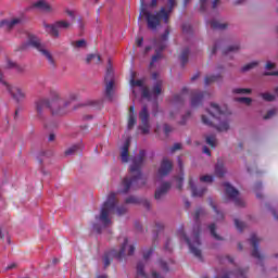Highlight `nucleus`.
Listing matches in <instances>:
<instances>
[{"mask_svg":"<svg viewBox=\"0 0 278 278\" xmlns=\"http://www.w3.org/2000/svg\"><path fill=\"white\" fill-rule=\"evenodd\" d=\"M225 173H227V170L225 169V165L223 164V162L217 161V164L215 165L216 177H225Z\"/></svg>","mask_w":278,"mask_h":278,"instance_id":"393cba45","label":"nucleus"},{"mask_svg":"<svg viewBox=\"0 0 278 278\" xmlns=\"http://www.w3.org/2000/svg\"><path fill=\"white\" fill-rule=\"evenodd\" d=\"M97 59L98 62H101V55L99 54H89L86 59L87 64H90V62H92V60Z\"/></svg>","mask_w":278,"mask_h":278,"instance_id":"09e8293b","label":"nucleus"},{"mask_svg":"<svg viewBox=\"0 0 278 278\" xmlns=\"http://www.w3.org/2000/svg\"><path fill=\"white\" fill-rule=\"evenodd\" d=\"M8 68H16L17 71H21V67L12 61H8Z\"/></svg>","mask_w":278,"mask_h":278,"instance_id":"bf43d9fd","label":"nucleus"},{"mask_svg":"<svg viewBox=\"0 0 278 278\" xmlns=\"http://www.w3.org/2000/svg\"><path fill=\"white\" fill-rule=\"evenodd\" d=\"M151 94H153V97H160V94H162V80H157L154 84L152 91H150L147 87H143L142 89L143 99L151 100Z\"/></svg>","mask_w":278,"mask_h":278,"instance_id":"4468645a","label":"nucleus"},{"mask_svg":"<svg viewBox=\"0 0 278 278\" xmlns=\"http://www.w3.org/2000/svg\"><path fill=\"white\" fill-rule=\"evenodd\" d=\"M149 114V108L147 105H143L141 111L139 112V119L141 122V126H139V129L141 130V134L143 136H147L151 131V124L149 122L150 118Z\"/></svg>","mask_w":278,"mask_h":278,"instance_id":"f8f14e48","label":"nucleus"},{"mask_svg":"<svg viewBox=\"0 0 278 278\" xmlns=\"http://www.w3.org/2000/svg\"><path fill=\"white\" fill-rule=\"evenodd\" d=\"M208 205H211L212 210H214L216 220H223V218H225V215H223V212L218 211V207H216V204H214V200H212V198H208Z\"/></svg>","mask_w":278,"mask_h":278,"instance_id":"bb28decb","label":"nucleus"},{"mask_svg":"<svg viewBox=\"0 0 278 278\" xmlns=\"http://www.w3.org/2000/svg\"><path fill=\"white\" fill-rule=\"evenodd\" d=\"M130 86H132V88H135V86H137L138 88H142V86H144V80H142V79L136 80V74H135V72H132L131 79H130Z\"/></svg>","mask_w":278,"mask_h":278,"instance_id":"473e14b6","label":"nucleus"},{"mask_svg":"<svg viewBox=\"0 0 278 278\" xmlns=\"http://www.w3.org/2000/svg\"><path fill=\"white\" fill-rule=\"evenodd\" d=\"M0 84L7 88V90L10 92L11 97L16 101V103H21L25 101L27 97V91L21 87H12L8 81L3 80V73L0 71Z\"/></svg>","mask_w":278,"mask_h":278,"instance_id":"9d476101","label":"nucleus"},{"mask_svg":"<svg viewBox=\"0 0 278 278\" xmlns=\"http://www.w3.org/2000/svg\"><path fill=\"white\" fill-rule=\"evenodd\" d=\"M224 188H225L226 197H228V199H230V201H233V203L237 207H244V201H242V199L238 198V197H240V191H238V189H236L229 182H224Z\"/></svg>","mask_w":278,"mask_h":278,"instance_id":"9b49d317","label":"nucleus"},{"mask_svg":"<svg viewBox=\"0 0 278 278\" xmlns=\"http://www.w3.org/2000/svg\"><path fill=\"white\" fill-rule=\"evenodd\" d=\"M172 170H173V161L168 160V157H163L161 162V166L157 170L159 177H167V175H170Z\"/></svg>","mask_w":278,"mask_h":278,"instance_id":"2eb2a0df","label":"nucleus"},{"mask_svg":"<svg viewBox=\"0 0 278 278\" xmlns=\"http://www.w3.org/2000/svg\"><path fill=\"white\" fill-rule=\"evenodd\" d=\"M45 27L52 38H60V29H68L71 23L66 21H58L54 24H45Z\"/></svg>","mask_w":278,"mask_h":278,"instance_id":"ddd939ff","label":"nucleus"},{"mask_svg":"<svg viewBox=\"0 0 278 278\" xmlns=\"http://www.w3.org/2000/svg\"><path fill=\"white\" fill-rule=\"evenodd\" d=\"M203 153H205V155H212V152L210 151V148H207L206 146L203 147Z\"/></svg>","mask_w":278,"mask_h":278,"instance_id":"774afa93","label":"nucleus"},{"mask_svg":"<svg viewBox=\"0 0 278 278\" xmlns=\"http://www.w3.org/2000/svg\"><path fill=\"white\" fill-rule=\"evenodd\" d=\"M235 94H251V89L249 88H236L232 90Z\"/></svg>","mask_w":278,"mask_h":278,"instance_id":"79ce46f5","label":"nucleus"},{"mask_svg":"<svg viewBox=\"0 0 278 278\" xmlns=\"http://www.w3.org/2000/svg\"><path fill=\"white\" fill-rule=\"evenodd\" d=\"M277 114V109L269 110L266 115L264 116V121H268L269 118H273Z\"/></svg>","mask_w":278,"mask_h":278,"instance_id":"8fccbe9b","label":"nucleus"},{"mask_svg":"<svg viewBox=\"0 0 278 278\" xmlns=\"http://www.w3.org/2000/svg\"><path fill=\"white\" fill-rule=\"evenodd\" d=\"M208 117L202 115V123L208 127H215L217 131H228L229 122H227V114L220 110L216 103H211V109L206 110Z\"/></svg>","mask_w":278,"mask_h":278,"instance_id":"7ed1b4c3","label":"nucleus"},{"mask_svg":"<svg viewBox=\"0 0 278 278\" xmlns=\"http://www.w3.org/2000/svg\"><path fill=\"white\" fill-rule=\"evenodd\" d=\"M147 157V151L140 150L138 156L132 157L129 173H137L136 176L125 177L122 181L123 189L119 191L122 194H127L129 190H138L147 186V178L142 175V164Z\"/></svg>","mask_w":278,"mask_h":278,"instance_id":"f03ea898","label":"nucleus"},{"mask_svg":"<svg viewBox=\"0 0 278 278\" xmlns=\"http://www.w3.org/2000/svg\"><path fill=\"white\" fill-rule=\"evenodd\" d=\"M264 75H265V77H270V76L278 77V71H276V72H265Z\"/></svg>","mask_w":278,"mask_h":278,"instance_id":"e2e57ef3","label":"nucleus"},{"mask_svg":"<svg viewBox=\"0 0 278 278\" xmlns=\"http://www.w3.org/2000/svg\"><path fill=\"white\" fill-rule=\"evenodd\" d=\"M157 264L160 268H162V270H164L165 273H168V264H166V262L159 260Z\"/></svg>","mask_w":278,"mask_h":278,"instance_id":"5fc2aeb1","label":"nucleus"},{"mask_svg":"<svg viewBox=\"0 0 278 278\" xmlns=\"http://www.w3.org/2000/svg\"><path fill=\"white\" fill-rule=\"evenodd\" d=\"M155 251V245H152L150 249H148L146 252H143V260H149L151 255H153V252Z\"/></svg>","mask_w":278,"mask_h":278,"instance_id":"a18cd8bd","label":"nucleus"},{"mask_svg":"<svg viewBox=\"0 0 278 278\" xmlns=\"http://www.w3.org/2000/svg\"><path fill=\"white\" fill-rule=\"evenodd\" d=\"M181 150V143H175L172 149H170V152L172 153H175V151H179Z\"/></svg>","mask_w":278,"mask_h":278,"instance_id":"680f3d73","label":"nucleus"},{"mask_svg":"<svg viewBox=\"0 0 278 278\" xmlns=\"http://www.w3.org/2000/svg\"><path fill=\"white\" fill-rule=\"evenodd\" d=\"M258 64H260V62L253 61V62H251V63L245 64V65L241 68V71H242V73H247L248 71H251V70L255 68V66H257Z\"/></svg>","mask_w":278,"mask_h":278,"instance_id":"4c0bfd02","label":"nucleus"},{"mask_svg":"<svg viewBox=\"0 0 278 278\" xmlns=\"http://www.w3.org/2000/svg\"><path fill=\"white\" fill-rule=\"evenodd\" d=\"M235 227L239 230V231H243L244 230V223L240 222L239 219H235Z\"/></svg>","mask_w":278,"mask_h":278,"instance_id":"603ef678","label":"nucleus"},{"mask_svg":"<svg viewBox=\"0 0 278 278\" xmlns=\"http://www.w3.org/2000/svg\"><path fill=\"white\" fill-rule=\"evenodd\" d=\"M190 55V48H185L180 54V62L182 66L188 64V58Z\"/></svg>","mask_w":278,"mask_h":278,"instance_id":"2f4dec72","label":"nucleus"},{"mask_svg":"<svg viewBox=\"0 0 278 278\" xmlns=\"http://www.w3.org/2000/svg\"><path fill=\"white\" fill-rule=\"evenodd\" d=\"M105 97L109 101H112V92L114 91V80L105 83Z\"/></svg>","mask_w":278,"mask_h":278,"instance_id":"c85d7f7f","label":"nucleus"},{"mask_svg":"<svg viewBox=\"0 0 278 278\" xmlns=\"http://www.w3.org/2000/svg\"><path fill=\"white\" fill-rule=\"evenodd\" d=\"M104 81L105 83L114 81V70L112 68V65L110 63H109V66L106 67Z\"/></svg>","mask_w":278,"mask_h":278,"instance_id":"7c9ffc66","label":"nucleus"},{"mask_svg":"<svg viewBox=\"0 0 278 278\" xmlns=\"http://www.w3.org/2000/svg\"><path fill=\"white\" fill-rule=\"evenodd\" d=\"M172 185L168 181H165L161 185V187L159 189H156L155 193H154V199H156V201H160V199H162V197H166V194L168 193V190H170Z\"/></svg>","mask_w":278,"mask_h":278,"instance_id":"a211bd4d","label":"nucleus"},{"mask_svg":"<svg viewBox=\"0 0 278 278\" xmlns=\"http://www.w3.org/2000/svg\"><path fill=\"white\" fill-rule=\"evenodd\" d=\"M261 97L264 101H268V102L275 101V94H271L268 92L261 93Z\"/></svg>","mask_w":278,"mask_h":278,"instance_id":"37998d69","label":"nucleus"},{"mask_svg":"<svg viewBox=\"0 0 278 278\" xmlns=\"http://www.w3.org/2000/svg\"><path fill=\"white\" fill-rule=\"evenodd\" d=\"M200 181H202L204 184H212V181H214V176H212V175L201 176Z\"/></svg>","mask_w":278,"mask_h":278,"instance_id":"c03bdc74","label":"nucleus"},{"mask_svg":"<svg viewBox=\"0 0 278 278\" xmlns=\"http://www.w3.org/2000/svg\"><path fill=\"white\" fill-rule=\"evenodd\" d=\"M72 101H77L76 93L70 94V100L64 101L60 93L53 92L50 101L47 98H39L35 101V112L39 118H42L45 110L49 108L53 116H64V114H68V105Z\"/></svg>","mask_w":278,"mask_h":278,"instance_id":"f257e3e1","label":"nucleus"},{"mask_svg":"<svg viewBox=\"0 0 278 278\" xmlns=\"http://www.w3.org/2000/svg\"><path fill=\"white\" fill-rule=\"evenodd\" d=\"M170 34V30L165 29L164 34L161 36V39H154V48H155V54L152 55L151 62H150V68H153L155 66V62H160L162 58H164V54L162 52L164 49H166V40H168V36Z\"/></svg>","mask_w":278,"mask_h":278,"instance_id":"0eeeda50","label":"nucleus"},{"mask_svg":"<svg viewBox=\"0 0 278 278\" xmlns=\"http://www.w3.org/2000/svg\"><path fill=\"white\" fill-rule=\"evenodd\" d=\"M137 275L139 277H144L147 278V274L144 273V264L142 262H139L137 264Z\"/></svg>","mask_w":278,"mask_h":278,"instance_id":"58836bf2","label":"nucleus"},{"mask_svg":"<svg viewBox=\"0 0 278 278\" xmlns=\"http://www.w3.org/2000/svg\"><path fill=\"white\" fill-rule=\"evenodd\" d=\"M131 144V140L126 139V141L124 142V146L122 148V152H121V157H122V162L124 164H127V162H129V147Z\"/></svg>","mask_w":278,"mask_h":278,"instance_id":"412c9836","label":"nucleus"},{"mask_svg":"<svg viewBox=\"0 0 278 278\" xmlns=\"http://www.w3.org/2000/svg\"><path fill=\"white\" fill-rule=\"evenodd\" d=\"M250 243L253 247L252 257H255L256 260H264V256L260 254V238H257L256 235H252L250 238Z\"/></svg>","mask_w":278,"mask_h":278,"instance_id":"dca6fc26","label":"nucleus"},{"mask_svg":"<svg viewBox=\"0 0 278 278\" xmlns=\"http://www.w3.org/2000/svg\"><path fill=\"white\" fill-rule=\"evenodd\" d=\"M265 68L267 71H271V68H275V63L267 62L266 65H265Z\"/></svg>","mask_w":278,"mask_h":278,"instance_id":"69168bd1","label":"nucleus"},{"mask_svg":"<svg viewBox=\"0 0 278 278\" xmlns=\"http://www.w3.org/2000/svg\"><path fill=\"white\" fill-rule=\"evenodd\" d=\"M88 105L96 108V110H101L103 108V100H91L88 102Z\"/></svg>","mask_w":278,"mask_h":278,"instance_id":"e433bc0d","label":"nucleus"},{"mask_svg":"<svg viewBox=\"0 0 278 278\" xmlns=\"http://www.w3.org/2000/svg\"><path fill=\"white\" fill-rule=\"evenodd\" d=\"M189 187L191 189L192 197H203V194L207 192V187L197 188L192 178L189 179Z\"/></svg>","mask_w":278,"mask_h":278,"instance_id":"6ab92c4d","label":"nucleus"},{"mask_svg":"<svg viewBox=\"0 0 278 278\" xmlns=\"http://www.w3.org/2000/svg\"><path fill=\"white\" fill-rule=\"evenodd\" d=\"M222 78H223V76H220V74L206 76L204 78V84H205V86H210L211 84H214V83L220 80Z\"/></svg>","mask_w":278,"mask_h":278,"instance_id":"c756f323","label":"nucleus"},{"mask_svg":"<svg viewBox=\"0 0 278 278\" xmlns=\"http://www.w3.org/2000/svg\"><path fill=\"white\" fill-rule=\"evenodd\" d=\"M125 203L127 205L132 204V205H138L140 204V199H138L137 197L130 195L125 200Z\"/></svg>","mask_w":278,"mask_h":278,"instance_id":"ea45409f","label":"nucleus"},{"mask_svg":"<svg viewBox=\"0 0 278 278\" xmlns=\"http://www.w3.org/2000/svg\"><path fill=\"white\" fill-rule=\"evenodd\" d=\"M170 131H173V127H170V125L165 124L164 125V134L165 136H168V134H170Z\"/></svg>","mask_w":278,"mask_h":278,"instance_id":"052dcab7","label":"nucleus"},{"mask_svg":"<svg viewBox=\"0 0 278 278\" xmlns=\"http://www.w3.org/2000/svg\"><path fill=\"white\" fill-rule=\"evenodd\" d=\"M33 8H37V10H41L47 14H51V12H53V8L45 0H38L33 4Z\"/></svg>","mask_w":278,"mask_h":278,"instance_id":"aec40b11","label":"nucleus"},{"mask_svg":"<svg viewBox=\"0 0 278 278\" xmlns=\"http://www.w3.org/2000/svg\"><path fill=\"white\" fill-rule=\"evenodd\" d=\"M208 229L211 231V236L215 238V240H223V237H220L218 233H216V224H211L208 226Z\"/></svg>","mask_w":278,"mask_h":278,"instance_id":"c9c22d12","label":"nucleus"},{"mask_svg":"<svg viewBox=\"0 0 278 278\" xmlns=\"http://www.w3.org/2000/svg\"><path fill=\"white\" fill-rule=\"evenodd\" d=\"M84 147L81 144H74L65 151V155H74V153H81Z\"/></svg>","mask_w":278,"mask_h":278,"instance_id":"cd10ccee","label":"nucleus"},{"mask_svg":"<svg viewBox=\"0 0 278 278\" xmlns=\"http://www.w3.org/2000/svg\"><path fill=\"white\" fill-rule=\"evenodd\" d=\"M72 45L76 48V49H83L84 47H86V41L84 39H80L78 41H73Z\"/></svg>","mask_w":278,"mask_h":278,"instance_id":"49530a36","label":"nucleus"},{"mask_svg":"<svg viewBox=\"0 0 278 278\" xmlns=\"http://www.w3.org/2000/svg\"><path fill=\"white\" fill-rule=\"evenodd\" d=\"M204 210L203 208H197L195 213H194V220L195 223H199V218H201L202 214H204Z\"/></svg>","mask_w":278,"mask_h":278,"instance_id":"864d4df0","label":"nucleus"},{"mask_svg":"<svg viewBox=\"0 0 278 278\" xmlns=\"http://www.w3.org/2000/svg\"><path fill=\"white\" fill-rule=\"evenodd\" d=\"M135 251H136V247L129 245L127 255H134Z\"/></svg>","mask_w":278,"mask_h":278,"instance_id":"0e129e2a","label":"nucleus"},{"mask_svg":"<svg viewBox=\"0 0 278 278\" xmlns=\"http://www.w3.org/2000/svg\"><path fill=\"white\" fill-rule=\"evenodd\" d=\"M236 101L239 103H244L245 105H251L253 100L251 98H237Z\"/></svg>","mask_w":278,"mask_h":278,"instance_id":"3c124183","label":"nucleus"},{"mask_svg":"<svg viewBox=\"0 0 278 278\" xmlns=\"http://www.w3.org/2000/svg\"><path fill=\"white\" fill-rule=\"evenodd\" d=\"M182 33L184 34H191L192 33V26L190 24H182Z\"/></svg>","mask_w":278,"mask_h":278,"instance_id":"6e6d98bb","label":"nucleus"},{"mask_svg":"<svg viewBox=\"0 0 278 278\" xmlns=\"http://www.w3.org/2000/svg\"><path fill=\"white\" fill-rule=\"evenodd\" d=\"M205 97H210V93L206 91L193 92L191 98V108H199V105L203 103V99H205Z\"/></svg>","mask_w":278,"mask_h":278,"instance_id":"f3484780","label":"nucleus"},{"mask_svg":"<svg viewBox=\"0 0 278 278\" xmlns=\"http://www.w3.org/2000/svg\"><path fill=\"white\" fill-rule=\"evenodd\" d=\"M200 233H201V228H199V230L194 232L193 242H192L190 241V238L186 236V231H184V226H181L177 231L178 238H180V240H185V242L188 244L190 253H192L194 257H198L200 262H203V254L199 249V247H201Z\"/></svg>","mask_w":278,"mask_h":278,"instance_id":"39448f33","label":"nucleus"},{"mask_svg":"<svg viewBox=\"0 0 278 278\" xmlns=\"http://www.w3.org/2000/svg\"><path fill=\"white\" fill-rule=\"evenodd\" d=\"M240 51V45L229 46L226 48L223 53L224 55H228V53Z\"/></svg>","mask_w":278,"mask_h":278,"instance_id":"a19ab883","label":"nucleus"},{"mask_svg":"<svg viewBox=\"0 0 278 278\" xmlns=\"http://www.w3.org/2000/svg\"><path fill=\"white\" fill-rule=\"evenodd\" d=\"M135 112H136V108L131 105L129 108V115H128V124H127L128 129H134V127L136 126V123H138V117Z\"/></svg>","mask_w":278,"mask_h":278,"instance_id":"5701e85b","label":"nucleus"},{"mask_svg":"<svg viewBox=\"0 0 278 278\" xmlns=\"http://www.w3.org/2000/svg\"><path fill=\"white\" fill-rule=\"evenodd\" d=\"M127 244H129V239L125 238L119 251L111 250L104 253V268H108V266L112 264V260H114V257L115 260H118V262H123V260H125Z\"/></svg>","mask_w":278,"mask_h":278,"instance_id":"6e6552de","label":"nucleus"},{"mask_svg":"<svg viewBox=\"0 0 278 278\" xmlns=\"http://www.w3.org/2000/svg\"><path fill=\"white\" fill-rule=\"evenodd\" d=\"M206 144L212 149H216V135L206 136Z\"/></svg>","mask_w":278,"mask_h":278,"instance_id":"f704fd0d","label":"nucleus"},{"mask_svg":"<svg viewBox=\"0 0 278 278\" xmlns=\"http://www.w3.org/2000/svg\"><path fill=\"white\" fill-rule=\"evenodd\" d=\"M118 201L116 200V193L111 192L103 203L100 212V216H96L99 218L104 227L112 225V219H110V214H114L116 212V204Z\"/></svg>","mask_w":278,"mask_h":278,"instance_id":"423d86ee","label":"nucleus"},{"mask_svg":"<svg viewBox=\"0 0 278 278\" xmlns=\"http://www.w3.org/2000/svg\"><path fill=\"white\" fill-rule=\"evenodd\" d=\"M142 42H144V38L139 37V38L136 40L137 47H142Z\"/></svg>","mask_w":278,"mask_h":278,"instance_id":"338daca9","label":"nucleus"},{"mask_svg":"<svg viewBox=\"0 0 278 278\" xmlns=\"http://www.w3.org/2000/svg\"><path fill=\"white\" fill-rule=\"evenodd\" d=\"M20 23L21 18H13L11 21L3 20L0 22V27H5V29L10 31L11 29H14L15 25H20Z\"/></svg>","mask_w":278,"mask_h":278,"instance_id":"b1692460","label":"nucleus"},{"mask_svg":"<svg viewBox=\"0 0 278 278\" xmlns=\"http://www.w3.org/2000/svg\"><path fill=\"white\" fill-rule=\"evenodd\" d=\"M175 5H177V2L175 0H168V10L162 7L160 12H157L156 14H153L149 11H143L142 14L143 16H146L148 29L155 31V29H157L160 25H162V18L165 24H168V21L170 18V12H173Z\"/></svg>","mask_w":278,"mask_h":278,"instance_id":"20e7f679","label":"nucleus"},{"mask_svg":"<svg viewBox=\"0 0 278 278\" xmlns=\"http://www.w3.org/2000/svg\"><path fill=\"white\" fill-rule=\"evenodd\" d=\"M177 162L180 168V174L179 176H175V179L178 182L177 188L181 190L184 188V161H181V156H178Z\"/></svg>","mask_w":278,"mask_h":278,"instance_id":"4be33fe9","label":"nucleus"},{"mask_svg":"<svg viewBox=\"0 0 278 278\" xmlns=\"http://www.w3.org/2000/svg\"><path fill=\"white\" fill-rule=\"evenodd\" d=\"M207 10V0H200V12Z\"/></svg>","mask_w":278,"mask_h":278,"instance_id":"13d9d810","label":"nucleus"},{"mask_svg":"<svg viewBox=\"0 0 278 278\" xmlns=\"http://www.w3.org/2000/svg\"><path fill=\"white\" fill-rule=\"evenodd\" d=\"M212 29H218L219 31H223V29H227L228 24L227 23H220L216 20H213L210 22Z\"/></svg>","mask_w":278,"mask_h":278,"instance_id":"a878e982","label":"nucleus"},{"mask_svg":"<svg viewBox=\"0 0 278 278\" xmlns=\"http://www.w3.org/2000/svg\"><path fill=\"white\" fill-rule=\"evenodd\" d=\"M27 38L28 45H30V47H34L35 49H37V51H39V53L45 55L50 66H52V68H55V60H53V55H51V52H49V50L45 49V46L40 42V39L31 34H27Z\"/></svg>","mask_w":278,"mask_h":278,"instance_id":"1a4fd4ad","label":"nucleus"},{"mask_svg":"<svg viewBox=\"0 0 278 278\" xmlns=\"http://www.w3.org/2000/svg\"><path fill=\"white\" fill-rule=\"evenodd\" d=\"M163 229H164V224L160 222L155 223L154 229H153V231L156 232L155 238H157V233H160V231H162Z\"/></svg>","mask_w":278,"mask_h":278,"instance_id":"de8ad7c7","label":"nucleus"},{"mask_svg":"<svg viewBox=\"0 0 278 278\" xmlns=\"http://www.w3.org/2000/svg\"><path fill=\"white\" fill-rule=\"evenodd\" d=\"M185 92H188V88H186V87L182 88V93L174 96V103H176V104L184 103V101H185L184 93Z\"/></svg>","mask_w":278,"mask_h":278,"instance_id":"72a5a7b5","label":"nucleus"},{"mask_svg":"<svg viewBox=\"0 0 278 278\" xmlns=\"http://www.w3.org/2000/svg\"><path fill=\"white\" fill-rule=\"evenodd\" d=\"M127 213V207H125V205L118 206L116 208V214H118V216H123V214Z\"/></svg>","mask_w":278,"mask_h":278,"instance_id":"4d7b16f0","label":"nucleus"}]
</instances>
